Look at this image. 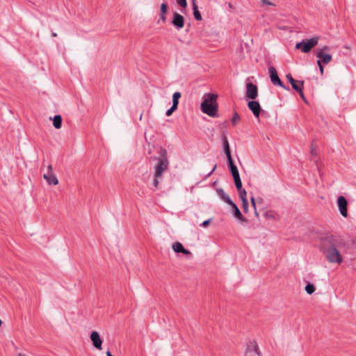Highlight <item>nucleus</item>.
<instances>
[{
	"label": "nucleus",
	"instance_id": "obj_23",
	"mask_svg": "<svg viewBox=\"0 0 356 356\" xmlns=\"http://www.w3.org/2000/svg\"><path fill=\"white\" fill-rule=\"evenodd\" d=\"M181 97V93L179 92H175L172 96V105L175 106H178L179 99Z\"/></svg>",
	"mask_w": 356,
	"mask_h": 356
},
{
	"label": "nucleus",
	"instance_id": "obj_15",
	"mask_svg": "<svg viewBox=\"0 0 356 356\" xmlns=\"http://www.w3.org/2000/svg\"><path fill=\"white\" fill-rule=\"evenodd\" d=\"M232 208V211H233V214L234 216L237 218L238 220H240L242 222H246L247 220L243 216L241 212L240 211L239 209L238 208V207L236 205V204L232 201V203L231 204H229Z\"/></svg>",
	"mask_w": 356,
	"mask_h": 356
},
{
	"label": "nucleus",
	"instance_id": "obj_10",
	"mask_svg": "<svg viewBox=\"0 0 356 356\" xmlns=\"http://www.w3.org/2000/svg\"><path fill=\"white\" fill-rule=\"evenodd\" d=\"M184 17L181 15L176 12L173 13L171 23L177 29L179 30L184 27Z\"/></svg>",
	"mask_w": 356,
	"mask_h": 356
},
{
	"label": "nucleus",
	"instance_id": "obj_31",
	"mask_svg": "<svg viewBox=\"0 0 356 356\" xmlns=\"http://www.w3.org/2000/svg\"><path fill=\"white\" fill-rule=\"evenodd\" d=\"M317 65L319 67V70H320V72L321 74H323V72H324V68L322 65V63H321V60H317Z\"/></svg>",
	"mask_w": 356,
	"mask_h": 356
},
{
	"label": "nucleus",
	"instance_id": "obj_18",
	"mask_svg": "<svg viewBox=\"0 0 356 356\" xmlns=\"http://www.w3.org/2000/svg\"><path fill=\"white\" fill-rule=\"evenodd\" d=\"M222 145H223L224 152H225L227 159L232 158V154H231V151L229 149V144L227 138L225 135H223V136H222Z\"/></svg>",
	"mask_w": 356,
	"mask_h": 356
},
{
	"label": "nucleus",
	"instance_id": "obj_24",
	"mask_svg": "<svg viewBox=\"0 0 356 356\" xmlns=\"http://www.w3.org/2000/svg\"><path fill=\"white\" fill-rule=\"evenodd\" d=\"M241 121V117L237 112H234L232 118V124L233 126L236 125Z\"/></svg>",
	"mask_w": 356,
	"mask_h": 356
},
{
	"label": "nucleus",
	"instance_id": "obj_20",
	"mask_svg": "<svg viewBox=\"0 0 356 356\" xmlns=\"http://www.w3.org/2000/svg\"><path fill=\"white\" fill-rule=\"evenodd\" d=\"M218 195L220 197V198L225 201L227 204L232 203V200L229 198V195L225 193L223 189L218 188L216 190Z\"/></svg>",
	"mask_w": 356,
	"mask_h": 356
},
{
	"label": "nucleus",
	"instance_id": "obj_21",
	"mask_svg": "<svg viewBox=\"0 0 356 356\" xmlns=\"http://www.w3.org/2000/svg\"><path fill=\"white\" fill-rule=\"evenodd\" d=\"M53 124L56 129H60L62 126V118L60 115H56L53 118Z\"/></svg>",
	"mask_w": 356,
	"mask_h": 356
},
{
	"label": "nucleus",
	"instance_id": "obj_7",
	"mask_svg": "<svg viewBox=\"0 0 356 356\" xmlns=\"http://www.w3.org/2000/svg\"><path fill=\"white\" fill-rule=\"evenodd\" d=\"M327 51H329V47L327 46L317 50L316 56L321 60V63L328 64L332 60V55L325 53Z\"/></svg>",
	"mask_w": 356,
	"mask_h": 356
},
{
	"label": "nucleus",
	"instance_id": "obj_32",
	"mask_svg": "<svg viewBox=\"0 0 356 356\" xmlns=\"http://www.w3.org/2000/svg\"><path fill=\"white\" fill-rule=\"evenodd\" d=\"M251 203L254 209V211H255V214L257 216H258V213L256 211V204H255V200L253 197H251Z\"/></svg>",
	"mask_w": 356,
	"mask_h": 356
},
{
	"label": "nucleus",
	"instance_id": "obj_28",
	"mask_svg": "<svg viewBox=\"0 0 356 356\" xmlns=\"http://www.w3.org/2000/svg\"><path fill=\"white\" fill-rule=\"evenodd\" d=\"M242 201V208L244 213H247L248 211V200H241Z\"/></svg>",
	"mask_w": 356,
	"mask_h": 356
},
{
	"label": "nucleus",
	"instance_id": "obj_13",
	"mask_svg": "<svg viewBox=\"0 0 356 356\" xmlns=\"http://www.w3.org/2000/svg\"><path fill=\"white\" fill-rule=\"evenodd\" d=\"M90 339L93 346L98 350H102V340L97 331H92L90 334Z\"/></svg>",
	"mask_w": 356,
	"mask_h": 356
},
{
	"label": "nucleus",
	"instance_id": "obj_1",
	"mask_svg": "<svg viewBox=\"0 0 356 356\" xmlns=\"http://www.w3.org/2000/svg\"><path fill=\"white\" fill-rule=\"evenodd\" d=\"M342 247L341 240L332 235L324 238L320 244L321 252L330 263L341 264L343 261V257L340 253Z\"/></svg>",
	"mask_w": 356,
	"mask_h": 356
},
{
	"label": "nucleus",
	"instance_id": "obj_9",
	"mask_svg": "<svg viewBox=\"0 0 356 356\" xmlns=\"http://www.w3.org/2000/svg\"><path fill=\"white\" fill-rule=\"evenodd\" d=\"M245 95L248 98L254 99L258 95L257 86L252 83H247Z\"/></svg>",
	"mask_w": 356,
	"mask_h": 356
},
{
	"label": "nucleus",
	"instance_id": "obj_29",
	"mask_svg": "<svg viewBox=\"0 0 356 356\" xmlns=\"http://www.w3.org/2000/svg\"><path fill=\"white\" fill-rule=\"evenodd\" d=\"M177 106H172L165 113V115L167 116H170L172 115V113L175 111L177 110Z\"/></svg>",
	"mask_w": 356,
	"mask_h": 356
},
{
	"label": "nucleus",
	"instance_id": "obj_36",
	"mask_svg": "<svg viewBox=\"0 0 356 356\" xmlns=\"http://www.w3.org/2000/svg\"><path fill=\"white\" fill-rule=\"evenodd\" d=\"M303 88H304V86H303L302 87H301V92H298L300 94V95L301 98H302L304 101H305V96H304V94H303V91H302V90H303Z\"/></svg>",
	"mask_w": 356,
	"mask_h": 356
},
{
	"label": "nucleus",
	"instance_id": "obj_11",
	"mask_svg": "<svg viewBox=\"0 0 356 356\" xmlns=\"http://www.w3.org/2000/svg\"><path fill=\"white\" fill-rule=\"evenodd\" d=\"M337 204L340 211V213L343 217L348 216L347 205L348 202L343 196H339L337 199Z\"/></svg>",
	"mask_w": 356,
	"mask_h": 356
},
{
	"label": "nucleus",
	"instance_id": "obj_34",
	"mask_svg": "<svg viewBox=\"0 0 356 356\" xmlns=\"http://www.w3.org/2000/svg\"><path fill=\"white\" fill-rule=\"evenodd\" d=\"M210 222H211V219H209V220H204L200 225L202 227H206L210 224Z\"/></svg>",
	"mask_w": 356,
	"mask_h": 356
},
{
	"label": "nucleus",
	"instance_id": "obj_41",
	"mask_svg": "<svg viewBox=\"0 0 356 356\" xmlns=\"http://www.w3.org/2000/svg\"><path fill=\"white\" fill-rule=\"evenodd\" d=\"M142 117H143V113H141L140 115V120H142Z\"/></svg>",
	"mask_w": 356,
	"mask_h": 356
},
{
	"label": "nucleus",
	"instance_id": "obj_5",
	"mask_svg": "<svg viewBox=\"0 0 356 356\" xmlns=\"http://www.w3.org/2000/svg\"><path fill=\"white\" fill-rule=\"evenodd\" d=\"M245 356H261V353L255 341H251L248 343Z\"/></svg>",
	"mask_w": 356,
	"mask_h": 356
},
{
	"label": "nucleus",
	"instance_id": "obj_26",
	"mask_svg": "<svg viewBox=\"0 0 356 356\" xmlns=\"http://www.w3.org/2000/svg\"><path fill=\"white\" fill-rule=\"evenodd\" d=\"M241 200H248L246 191L241 188V190H237Z\"/></svg>",
	"mask_w": 356,
	"mask_h": 356
},
{
	"label": "nucleus",
	"instance_id": "obj_19",
	"mask_svg": "<svg viewBox=\"0 0 356 356\" xmlns=\"http://www.w3.org/2000/svg\"><path fill=\"white\" fill-rule=\"evenodd\" d=\"M168 10V5L167 1L163 2L161 5V19L165 22L166 21V15Z\"/></svg>",
	"mask_w": 356,
	"mask_h": 356
},
{
	"label": "nucleus",
	"instance_id": "obj_3",
	"mask_svg": "<svg viewBox=\"0 0 356 356\" xmlns=\"http://www.w3.org/2000/svg\"><path fill=\"white\" fill-rule=\"evenodd\" d=\"M218 95L213 93H205L201 104L202 111L210 117H218Z\"/></svg>",
	"mask_w": 356,
	"mask_h": 356
},
{
	"label": "nucleus",
	"instance_id": "obj_42",
	"mask_svg": "<svg viewBox=\"0 0 356 356\" xmlns=\"http://www.w3.org/2000/svg\"><path fill=\"white\" fill-rule=\"evenodd\" d=\"M2 324V321L0 319V326Z\"/></svg>",
	"mask_w": 356,
	"mask_h": 356
},
{
	"label": "nucleus",
	"instance_id": "obj_30",
	"mask_svg": "<svg viewBox=\"0 0 356 356\" xmlns=\"http://www.w3.org/2000/svg\"><path fill=\"white\" fill-rule=\"evenodd\" d=\"M177 3L179 6H180L181 8H185L187 6V1L186 0H176Z\"/></svg>",
	"mask_w": 356,
	"mask_h": 356
},
{
	"label": "nucleus",
	"instance_id": "obj_22",
	"mask_svg": "<svg viewBox=\"0 0 356 356\" xmlns=\"http://www.w3.org/2000/svg\"><path fill=\"white\" fill-rule=\"evenodd\" d=\"M193 6V16L195 17V19L197 21H200L202 20V15L200 13V11L198 10V6H197V4H195V5H192Z\"/></svg>",
	"mask_w": 356,
	"mask_h": 356
},
{
	"label": "nucleus",
	"instance_id": "obj_2",
	"mask_svg": "<svg viewBox=\"0 0 356 356\" xmlns=\"http://www.w3.org/2000/svg\"><path fill=\"white\" fill-rule=\"evenodd\" d=\"M158 154H159V157L152 156L150 159L151 160L158 161L154 167V179L152 181V186L155 188H158L159 179H161L163 172L168 169L169 165L167 150L163 147H160Z\"/></svg>",
	"mask_w": 356,
	"mask_h": 356
},
{
	"label": "nucleus",
	"instance_id": "obj_25",
	"mask_svg": "<svg viewBox=\"0 0 356 356\" xmlns=\"http://www.w3.org/2000/svg\"><path fill=\"white\" fill-rule=\"evenodd\" d=\"M305 291L308 294H312L315 291V286L312 284H307L305 286Z\"/></svg>",
	"mask_w": 356,
	"mask_h": 356
},
{
	"label": "nucleus",
	"instance_id": "obj_14",
	"mask_svg": "<svg viewBox=\"0 0 356 356\" xmlns=\"http://www.w3.org/2000/svg\"><path fill=\"white\" fill-rule=\"evenodd\" d=\"M248 106L256 118H259L261 113V106L258 102L250 101Z\"/></svg>",
	"mask_w": 356,
	"mask_h": 356
},
{
	"label": "nucleus",
	"instance_id": "obj_39",
	"mask_svg": "<svg viewBox=\"0 0 356 356\" xmlns=\"http://www.w3.org/2000/svg\"><path fill=\"white\" fill-rule=\"evenodd\" d=\"M192 5L197 4L196 0H191Z\"/></svg>",
	"mask_w": 356,
	"mask_h": 356
},
{
	"label": "nucleus",
	"instance_id": "obj_16",
	"mask_svg": "<svg viewBox=\"0 0 356 356\" xmlns=\"http://www.w3.org/2000/svg\"><path fill=\"white\" fill-rule=\"evenodd\" d=\"M172 249L175 252L179 253L181 252L184 254H189L191 252L184 248L183 245L179 242H175L172 245Z\"/></svg>",
	"mask_w": 356,
	"mask_h": 356
},
{
	"label": "nucleus",
	"instance_id": "obj_38",
	"mask_svg": "<svg viewBox=\"0 0 356 356\" xmlns=\"http://www.w3.org/2000/svg\"><path fill=\"white\" fill-rule=\"evenodd\" d=\"M106 356H113L110 350L106 352Z\"/></svg>",
	"mask_w": 356,
	"mask_h": 356
},
{
	"label": "nucleus",
	"instance_id": "obj_12",
	"mask_svg": "<svg viewBox=\"0 0 356 356\" xmlns=\"http://www.w3.org/2000/svg\"><path fill=\"white\" fill-rule=\"evenodd\" d=\"M286 78L291 84L292 88L296 92H301V87L304 86L303 81H297L293 78L291 74H288L286 75Z\"/></svg>",
	"mask_w": 356,
	"mask_h": 356
},
{
	"label": "nucleus",
	"instance_id": "obj_27",
	"mask_svg": "<svg viewBox=\"0 0 356 356\" xmlns=\"http://www.w3.org/2000/svg\"><path fill=\"white\" fill-rule=\"evenodd\" d=\"M234 180L237 190H241V188H243V186L240 177L234 179Z\"/></svg>",
	"mask_w": 356,
	"mask_h": 356
},
{
	"label": "nucleus",
	"instance_id": "obj_35",
	"mask_svg": "<svg viewBox=\"0 0 356 356\" xmlns=\"http://www.w3.org/2000/svg\"><path fill=\"white\" fill-rule=\"evenodd\" d=\"M311 154L314 157L316 156V149L313 145V144H312L311 145Z\"/></svg>",
	"mask_w": 356,
	"mask_h": 356
},
{
	"label": "nucleus",
	"instance_id": "obj_17",
	"mask_svg": "<svg viewBox=\"0 0 356 356\" xmlns=\"http://www.w3.org/2000/svg\"><path fill=\"white\" fill-rule=\"evenodd\" d=\"M229 170L233 176V178L239 177V172L237 167L234 165L232 158L227 159Z\"/></svg>",
	"mask_w": 356,
	"mask_h": 356
},
{
	"label": "nucleus",
	"instance_id": "obj_6",
	"mask_svg": "<svg viewBox=\"0 0 356 356\" xmlns=\"http://www.w3.org/2000/svg\"><path fill=\"white\" fill-rule=\"evenodd\" d=\"M268 70L270 80L273 84L275 86H279L286 90H290L289 87H286L283 84L282 81L279 78L276 69L274 67H270Z\"/></svg>",
	"mask_w": 356,
	"mask_h": 356
},
{
	"label": "nucleus",
	"instance_id": "obj_4",
	"mask_svg": "<svg viewBox=\"0 0 356 356\" xmlns=\"http://www.w3.org/2000/svg\"><path fill=\"white\" fill-rule=\"evenodd\" d=\"M318 38H312L309 40H303L302 42L296 43V48L297 49H300L304 53H308L313 47L318 44Z\"/></svg>",
	"mask_w": 356,
	"mask_h": 356
},
{
	"label": "nucleus",
	"instance_id": "obj_8",
	"mask_svg": "<svg viewBox=\"0 0 356 356\" xmlns=\"http://www.w3.org/2000/svg\"><path fill=\"white\" fill-rule=\"evenodd\" d=\"M43 177L50 185H57L58 184V180L53 172L51 165H49L47 166V172L44 174Z\"/></svg>",
	"mask_w": 356,
	"mask_h": 356
},
{
	"label": "nucleus",
	"instance_id": "obj_40",
	"mask_svg": "<svg viewBox=\"0 0 356 356\" xmlns=\"http://www.w3.org/2000/svg\"><path fill=\"white\" fill-rule=\"evenodd\" d=\"M51 36L52 37H56L57 36V34L56 33H51Z\"/></svg>",
	"mask_w": 356,
	"mask_h": 356
},
{
	"label": "nucleus",
	"instance_id": "obj_37",
	"mask_svg": "<svg viewBox=\"0 0 356 356\" xmlns=\"http://www.w3.org/2000/svg\"><path fill=\"white\" fill-rule=\"evenodd\" d=\"M216 165H214L213 168L212 169V170L209 173L208 176H210L213 172L214 170H216Z\"/></svg>",
	"mask_w": 356,
	"mask_h": 356
},
{
	"label": "nucleus",
	"instance_id": "obj_33",
	"mask_svg": "<svg viewBox=\"0 0 356 356\" xmlns=\"http://www.w3.org/2000/svg\"><path fill=\"white\" fill-rule=\"evenodd\" d=\"M263 5H268V6H275L274 3L269 1L268 0H261V1Z\"/></svg>",
	"mask_w": 356,
	"mask_h": 356
}]
</instances>
